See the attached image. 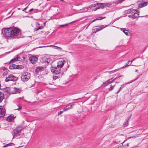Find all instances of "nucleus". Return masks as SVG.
Masks as SVG:
<instances>
[{
	"label": "nucleus",
	"instance_id": "obj_13",
	"mask_svg": "<svg viewBox=\"0 0 148 148\" xmlns=\"http://www.w3.org/2000/svg\"><path fill=\"white\" fill-rule=\"evenodd\" d=\"M102 3H97L94 5H91L89 7L87 8V9H91L93 7H95L96 6V5H97V6H98L99 7V8H100L102 9Z\"/></svg>",
	"mask_w": 148,
	"mask_h": 148
},
{
	"label": "nucleus",
	"instance_id": "obj_44",
	"mask_svg": "<svg viewBox=\"0 0 148 148\" xmlns=\"http://www.w3.org/2000/svg\"><path fill=\"white\" fill-rule=\"evenodd\" d=\"M100 9L99 8H96L95 9L94 11H96L98 9Z\"/></svg>",
	"mask_w": 148,
	"mask_h": 148
},
{
	"label": "nucleus",
	"instance_id": "obj_21",
	"mask_svg": "<svg viewBox=\"0 0 148 148\" xmlns=\"http://www.w3.org/2000/svg\"><path fill=\"white\" fill-rule=\"evenodd\" d=\"M102 9H103L105 7H106V6L109 7L110 5V4L109 3H102Z\"/></svg>",
	"mask_w": 148,
	"mask_h": 148
},
{
	"label": "nucleus",
	"instance_id": "obj_20",
	"mask_svg": "<svg viewBox=\"0 0 148 148\" xmlns=\"http://www.w3.org/2000/svg\"><path fill=\"white\" fill-rule=\"evenodd\" d=\"M6 120L8 121L9 122H12L14 120V118L12 116H9L7 117Z\"/></svg>",
	"mask_w": 148,
	"mask_h": 148
},
{
	"label": "nucleus",
	"instance_id": "obj_32",
	"mask_svg": "<svg viewBox=\"0 0 148 148\" xmlns=\"http://www.w3.org/2000/svg\"><path fill=\"white\" fill-rule=\"evenodd\" d=\"M17 106L19 107L18 108L16 109V110H21L22 109V106L20 105H18Z\"/></svg>",
	"mask_w": 148,
	"mask_h": 148
},
{
	"label": "nucleus",
	"instance_id": "obj_4",
	"mask_svg": "<svg viewBox=\"0 0 148 148\" xmlns=\"http://www.w3.org/2000/svg\"><path fill=\"white\" fill-rule=\"evenodd\" d=\"M30 73L27 72H24L22 74L21 77V80L23 82H26L30 78Z\"/></svg>",
	"mask_w": 148,
	"mask_h": 148
},
{
	"label": "nucleus",
	"instance_id": "obj_7",
	"mask_svg": "<svg viewBox=\"0 0 148 148\" xmlns=\"http://www.w3.org/2000/svg\"><path fill=\"white\" fill-rule=\"evenodd\" d=\"M122 76H121L119 77H117L115 78H114L113 80H112V78H111L107 81H106L105 82H103L102 86H103L105 87L108 85V84L112 83L113 81H114L116 79H118L120 77H122Z\"/></svg>",
	"mask_w": 148,
	"mask_h": 148
},
{
	"label": "nucleus",
	"instance_id": "obj_46",
	"mask_svg": "<svg viewBox=\"0 0 148 148\" xmlns=\"http://www.w3.org/2000/svg\"><path fill=\"white\" fill-rule=\"evenodd\" d=\"M130 138L131 137H129L127 139Z\"/></svg>",
	"mask_w": 148,
	"mask_h": 148
},
{
	"label": "nucleus",
	"instance_id": "obj_42",
	"mask_svg": "<svg viewBox=\"0 0 148 148\" xmlns=\"http://www.w3.org/2000/svg\"><path fill=\"white\" fill-rule=\"evenodd\" d=\"M120 90V89L119 88V89L116 92V94H118V93H119L120 90Z\"/></svg>",
	"mask_w": 148,
	"mask_h": 148
},
{
	"label": "nucleus",
	"instance_id": "obj_16",
	"mask_svg": "<svg viewBox=\"0 0 148 148\" xmlns=\"http://www.w3.org/2000/svg\"><path fill=\"white\" fill-rule=\"evenodd\" d=\"M14 144L12 143H10L7 144L5 146L2 147H6L7 148H15L14 147Z\"/></svg>",
	"mask_w": 148,
	"mask_h": 148
},
{
	"label": "nucleus",
	"instance_id": "obj_17",
	"mask_svg": "<svg viewBox=\"0 0 148 148\" xmlns=\"http://www.w3.org/2000/svg\"><path fill=\"white\" fill-rule=\"evenodd\" d=\"M72 105H71L70 103L68 104L63 109V111H66L71 109L72 108Z\"/></svg>",
	"mask_w": 148,
	"mask_h": 148
},
{
	"label": "nucleus",
	"instance_id": "obj_10",
	"mask_svg": "<svg viewBox=\"0 0 148 148\" xmlns=\"http://www.w3.org/2000/svg\"><path fill=\"white\" fill-rule=\"evenodd\" d=\"M29 60L33 64H35L38 60V58L34 56H32L29 58Z\"/></svg>",
	"mask_w": 148,
	"mask_h": 148
},
{
	"label": "nucleus",
	"instance_id": "obj_5",
	"mask_svg": "<svg viewBox=\"0 0 148 148\" xmlns=\"http://www.w3.org/2000/svg\"><path fill=\"white\" fill-rule=\"evenodd\" d=\"M18 79V78L14 76L12 74H10L8 75L5 79L6 82H8L10 81L15 82L17 81Z\"/></svg>",
	"mask_w": 148,
	"mask_h": 148
},
{
	"label": "nucleus",
	"instance_id": "obj_38",
	"mask_svg": "<svg viewBox=\"0 0 148 148\" xmlns=\"http://www.w3.org/2000/svg\"><path fill=\"white\" fill-rule=\"evenodd\" d=\"M64 111H60L59 112H58V115H59L61 114H62V113L63 112H64Z\"/></svg>",
	"mask_w": 148,
	"mask_h": 148
},
{
	"label": "nucleus",
	"instance_id": "obj_2",
	"mask_svg": "<svg viewBox=\"0 0 148 148\" xmlns=\"http://www.w3.org/2000/svg\"><path fill=\"white\" fill-rule=\"evenodd\" d=\"M23 128L21 126H18L11 131L13 138H20L24 136Z\"/></svg>",
	"mask_w": 148,
	"mask_h": 148
},
{
	"label": "nucleus",
	"instance_id": "obj_22",
	"mask_svg": "<svg viewBox=\"0 0 148 148\" xmlns=\"http://www.w3.org/2000/svg\"><path fill=\"white\" fill-rule=\"evenodd\" d=\"M42 60L44 62H46L48 63L49 62V58H47L45 57H44L43 58Z\"/></svg>",
	"mask_w": 148,
	"mask_h": 148
},
{
	"label": "nucleus",
	"instance_id": "obj_6",
	"mask_svg": "<svg viewBox=\"0 0 148 148\" xmlns=\"http://www.w3.org/2000/svg\"><path fill=\"white\" fill-rule=\"evenodd\" d=\"M139 15V12L138 11L136 10L132 9L131 14L129 15L128 16L129 17L135 19L136 18H138Z\"/></svg>",
	"mask_w": 148,
	"mask_h": 148
},
{
	"label": "nucleus",
	"instance_id": "obj_31",
	"mask_svg": "<svg viewBox=\"0 0 148 148\" xmlns=\"http://www.w3.org/2000/svg\"><path fill=\"white\" fill-rule=\"evenodd\" d=\"M68 25V24H65L63 25H59V27H64L66 26H67Z\"/></svg>",
	"mask_w": 148,
	"mask_h": 148
},
{
	"label": "nucleus",
	"instance_id": "obj_19",
	"mask_svg": "<svg viewBox=\"0 0 148 148\" xmlns=\"http://www.w3.org/2000/svg\"><path fill=\"white\" fill-rule=\"evenodd\" d=\"M4 98V96L3 93L0 92V103L2 102Z\"/></svg>",
	"mask_w": 148,
	"mask_h": 148
},
{
	"label": "nucleus",
	"instance_id": "obj_43",
	"mask_svg": "<svg viewBox=\"0 0 148 148\" xmlns=\"http://www.w3.org/2000/svg\"><path fill=\"white\" fill-rule=\"evenodd\" d=\"M128 66L127 65V64H126V65H125L124 66H123L122 68H124L125 67H126L127 66Z\"/></svg>",
	"mask_w": 148,
	"mask_h": 148
},
{
	"label": "nucleus",
	"instance_id": "obj_36",
	"mask_svg": "<svg viewBox=\"0 0 148 148\" xmlns=\"http://www.w3.org/2000/svg\"><path fill=\"white\" fill-rule=\"evenodd\" d=\"M126 85V84H123L122 85H121V87L120 88V90H121Z\"/></svg>",
	"mask_w": 148,
	"mask_h": 148
},
{
	"label": "nucleus",
	"instance_id": "obj_41",
	"mask_svg": "<svg viewBox=\"0 0 148 148\" xmlns=\"http://www.w3.org/2000/svg\"><path fill=\"white\" fill-rule=\"evenodd\" d=\"M27 7H26V8H25L23 10V11H24V12H26L25 11L27 9Z\"/></svg>",
	"mask_w": 148,
	"mask_h": 148
},
{
	"label": "nucleus",
	"instance_id": "obj_24",
	"mask_svg": "<svg viewBox=\"0 0 148 148\" xmlns=\"http://www.w3.org/2000/svg\"><path fill=\"white\" fill-rule=\"evenodd\" d=\"M132 9H130L126 10L125 12V14H130L132 12Z\"/></svg>",
	"mask_w": 148,
	"mask_h": 148
},
{
	"label": "nucleus",
	"instance_id": "obj_11",
	"mask_svg": "<svg viewBox=\"0 0 148 148\" xmlns=\"http://www.w3.org/2000/svg\"><path fill=\"white\" fill-rule=\"evenodd\" d=\"M66 62L65 60L59 61L57 63V66L58 68H61L62 67L64 64Z\"/></svg>",
	"mask_w": 148,
	"mask_h": 148
},
{
	"label": "nucleus",
	"instance_id": "obj_14",
	"mask_svg": "<svg viewBox=\"0 0 148 148\" xmlns=\"http://www.w3.org/2000/svg\"><path fill=\"white\" fill-rule=\"evenodd\" d=\"M99 28H95L92 29V32H93V33H95L96 32L102 30L103 28H104L105 27H104L103 25H102L99 26Z\"/></svg>",
	"mask_w": 148,
	"mask_h": 148
},
{
	"label": "nucleus",
	"instance_id": "obj_40",
	"mask_svg": "<svg viewBox=\"0 0 148 148\" xmlns=\"http://www.w3.org/2000/svg\"><path fill=\"white\" fill-rule=\"evenodd\" d=\"M16 60V61H17V60H18V58H17V59H12L11 61H13L14 60Z\"/></svg>",
	"mask_w": 148,
	"mask_h": 148
},
{
	"label": "nucleus",
	"instance_id": "obj_35",
	"mask_svg": "<svg viewBox=\"0 0 148 148\" xmlns=\"http://www.w3.org/2000/svg\"><path fill=\"white\" fill-rule=\"evenodd\" d=\"M114 85L111 86L110 87L108 88L109 90L110 91L112 90L114 88Z\"/></svg>",
	"mask_w": 148,
	"mask_h": 148
},
{
	"label": "nucleus",
	"instance_id": "obj_30",
	"mask_svg": "<svg viewBox=\"0 0 148 148\" xmlns=\"http://www.w3.org/2000/svg\"><path fill=\"white\" fill-rule=\"evenodd\" d=\"M135 59H134L133 60H132L130 61H128L127 63V65L128 66H130L132 63V62L135 60Z\"/></svg>",
	"mask_w": 148,
	"mask_h": 148
},
{
	"label": "nucleus",
	"instance_id": "obj_23",
	"mask_svg": "<svg viewBox=\"0 0 148 148\" xmlns=\"http://www.w3.org/2000/svg\"><path fill=\"white\" fill-rule=\"evenodd\" d=\"M104 18V17H99L97 18H96L95 19H94L92 20V21H90V23H92L94 22V21H95L96 20H101V19H103Z\"/></svg>",
	"mask_w": 148,
	"mask_h": 148
},
{
	"label": "nucleus",
	"instance_id": "obj_12",
	"mask_svg": "<svg viewBox=\"0 0 148 148\" xmlns=\"http://www.w3.org/2000/svg\"><path fill=\"white\" fill-rule=\"evenodd\" d=\"M5 113V110L4 108H0V117H3Z\"/></svg>",
	"mask_w": 148,
	"mask_h": 148
},
{
	"label": "nucleus",
	"instance_id": "obj_18",
	"mask_svg": "<svg viewBox=\"0 0 148 148\" xmlns=\"http://www.w3.org/2000/svg\"><path fill=\"white\" fill-rule=\"evenodd\" d=\"M20 66L18 65H16L15 64H12L9 66V68L11 69H19Z\"/></svg>",
	"mask_w": 148,
	"mask_h": 148
},
{
	"label": "nucleus",
	"instance_id": "obj_1",
	"mask_svg": "<svg viewBox=\"0 0 148 148\" xmlns=\"http://www.w3.org/2000/svg\"><path fill=\"white\" fill-rule=\"evenodd\" d=\"M20 29L16 28H3L1 30V34L5 35L7 37L12 38L17 36L20 33Z\"/></svg>",
	"mask_w": 148,
	"mask_h": 148
},
{
	"label": "nucleus",
	"instance_id": "obj_8",
	"mask_svg": "<svg viewBox=\"0 0 148 148\" xmlns=\"http://www.w3.org/2000/svg\"><path fill=\"white\" fill-rule=\"evenodd\" d=\"M12 91L11 92H9V93H11L12 94H15L18 93H20L21 91V88H17L15 87L12 88L11 89Z\"/></svg>",
	"mask_w": 148,
	"mask_h": 148
},
{
	"label": "nucleus",
	"instance_id": "obj_9",
	"mask_svg": "<svg viewBox=\"0 0 148 148\" xmlns=\"http://www.w3.org/2000/svg\"><path fill=\"white\" fill-rule=\"evenodd\" d=\"M147 4V2L145 0H142L139 1L138 2V7L142 8L146 6Z\"/></svg>",
	"mask_w": 148,
	"mask_h": 148
},
{
	"label": "nucleus",
	"instance_id": "obj_25",
	"mask_svg": "<svg viewBox=\"0 0 148 148\" xmlns=\"http://www.w3.org/2000/svg\"><path fill=\"white\" fill-rule=\"evenodd\" d=\"M44 28V27L42 26H40L38 27H36L34 29V31H38L39 29H42Z\"/></svg>",
	"mask_w": 148,
	"mask_h": 148
},
{
	"label": "nucleus",
	"instance_id": "obj_45",
	"mask_svg": "<svg viewBox=\"0 0 148 148\" xmlns=\"http://www.w3.org/2000/svg\"><path fill=\"white\" fill-rule=\"evenodd\" d=\"M78 100V99H73V101H74V100Z\"/></svg>",
	"mask_w": 148,
	"mask_h": 148
},
{
	"label": "nucleus",
	"instance_id": "obj_3",
	"mask_svg": "<svg viewBox=\"0 0 148 148\" xmlns=\"http://www.w3.org/2000/svg\"><path fill=\"white\" fill-rule=\"evenodd\" d=\"M67 69V68L64 69V70L62 71V73L60 72L61 69L60 68H58L57 66L55 67H52L51 69V72L54 74L58 75L60 73H61V74H62L63 71H65Z\"/></svg>",
	"mask_w": 148,
	"mask_h": 148
},
{
	"label": "nucleus",
	"instance_id": "obj_27",
	"mask_svg": "<svg viewBox=\"0 0 148 148\" xmlns=\"http://www.w3.org/2000/svg\"><path fill=\"white\" fill-rule=\"evenodd\" d=\"M126 140L127 139L125 140L122 143V146L124 148H127L129 147V143H127L126 145H125V142Z\"/></svg>",
	"mask_w": 148,
	"mask_h": 148
},
{
	"label": "nucleus",
	"instance_id": "obj_26",
	"mask_svg": "<svg viewBox=\"0 0 148 148\" xmlns=\"http://www.w3.org/2000/svg\"><path fill=\"white\" fill-rule=\"evenodd\" d=\"M123 32L127 36H129L130 34L129 30L126 29H124Z\"/></svg>",
	"mask_w": 148,
	"mask_h": 148
},
{
	"label": "nucleus",
	"instance_id": "obj_39",
	"mask_svg": "<svg viewBox=\"0 0 148 148\" xmlns=\"http://www.w3.org/2000/svg\"><path fill=\"white\" fill-rule=\"evenodd\" d=\"M138 77H137V78H136L134 80L131 81V82H130V83L134 81H135V80H137V79H138Z\"/></svg>",
	"mask_w": 148,
	"mask_h": 148
},
{
	"label": "nucleus",
	"instance_id": "obj_48",
	"mask_svg": "<svg viewBox=\"0 0 148 148\" xmlns=\"http://www.w3.org/2000/svg\"><path fill=\"white\" fill-rule=\"evenodd\" d=\"M21 66V67H22V66Z\"/></svg>",
	"mask_w": 148,
	"mask_h": 148
},
{
	"label": "nucleus",
	"instance_id": "obj_47",
	"mask_svg": "<svg viewBox=\"0 0 148 148\" xmlns=\"http://www.w3.org/2000/svg\"><path fill=\"white\" fill-rule=\"evenodd\" d=\"M3 74L4 75H5V73H4Z\"/></svg>",
	"mask_w": 148,
	"mask_h": 148
},
{
	"label": "nucleus",
	"instance_id": "obj_33",
	"mask_svg": "<svg viewBox=\"0 0 148 148\" xmlns=\"http://www.w3.org/2000/svg\"><path fill=\"white\" fill-rule=\"evenodd\" d=\"M131 118V116L129 117L128 118V120L126 121L124 125L125 126H127L128 125V121Z\"/></svg>",
	"mask_w": 148,
	"mask_h": 148
},
{
	"label": "nucleus",
	"instance_id": "obj_29",
	"mask_svg": "<svg viewBox=\"0 0 148 148\" xmlns=\"http://www.w3.org/2000/svg\"><path fill=\"white\" fill-rule=\"evenodd\" d=\"M49 47H55V49H59L60 50L62 49V48L61 47H58L57 46H55L54 45H51L49 46Z\"/></svg>",
	"mask_w": 148,
	"mask_h": 148
},
{
	"label": "nucleus",
	"instance_id": "obj_34",
	"mask_svg": "<svg viewBox=\"0 0 148 148\" xmlns=\"http://www.w3.org/2000/svg\"><path fill=\"white\" fill-rule=\"evenodd\" d=\"M59 77H60V76H54L53 77V79L56 80Z\"/></svg>",
	"mask_w": 148,
	"mask_h": 148
},
{
	"label": "nucleus",
	"instance_id": "obj_37",
	"mask_svg": "<svg viewBox=\"0 0 148 148\" xmlns=\"http://www.w3.org/2000/svg\"><path fill=\"white\" fill-rule=\"evenodd\" d=\"M125 0H118L117 1V3H120Z\"/></svg>",
	"mask_w": 148,
	"mask_h": 148
},
{
	"label": "nucleus",
	"instance_id": "obj_15",
	"mask_svg": "<svg viewBox=\"0 0 148 148\" xmlns=\"http://www.w3.org/2000/svg\"><path fill=\"white\" fill-rule=\"evenodd\" d=\"M45 69L44 67L39 66L36 68L35 71L36 73H38L44 70Z\"/></svg>",
	"mask_w": 148,
	"mask_h": 148
},
{
	"label": "nucleus",
	"instance_id": "obj_28",
	"mask_svg": "<svg viewBox=\"0 0 148 148\" xmlns=\"http://www.w3.org/2000/svg\"><path fill=\"white\" fill-rule=\"evenodd\" d=\"M34 11V12H38V9H32V8L30 9L29 10V12H32Z\"/></svg>",
	"mask_w": 148,
	"mask_h": 148
}]
</instances>
